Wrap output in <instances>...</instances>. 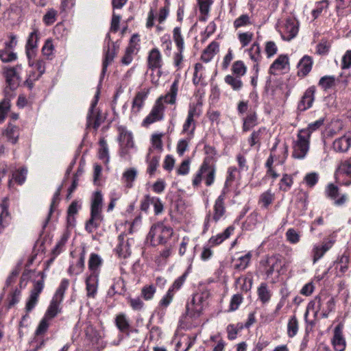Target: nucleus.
Segmentation results:
<instances>
[{
	"instance_id": "obj_43",
	"label": "nucleus",
	"mask_w": 351,
	"mask_h": 351,
	"mask_svg": "<svg viewBox=\"0 0 351 351\" xmlns=\"http://www.w3.org/2000/svg\"><path fill=\"white\" fill-rule=\"evenodd\" d=\"M318 85L324 90L331 89L335 86V77L333 75H325L320 78Z\"/></svg>"
},
{
	"instance_id": "obj_24",
	"label": "nucleus",
	"mask_w": 351,
	"mask_h": 351,
	"mask_svg": "<svg viewBox=\"0 0 351 351\" xmlns=\"http://www.w3.org/2000/svg\"><path fill=\"white\" fill-rule=\"evenodd\" d=\"M138 171L136 168L131 167L125 170L123 173L121 180L126 188L130 189L137 178Z\"/></svg>"
},
{
	"instance_id": "obj_4",
	"label": "nucleus",
	"mask_w": 351,
	"mask_h": 351,
	"mask_svg": "<svg viewBox=\"0 0 351 351\" xmlns=\"http://www.w3.org/2000/svg\"><path fill=\"white\" fill-rule=\"evenodd\" d=\"M282 267V259L280 254L265 256L260 261V269L266 276V279H269L275 272L280 275Z\"/></svg>"
},
{
	"instance_id": "obj_52",
	"label": "nucleus",
	"mask_w": 351,
	"mask_h": 351,
	"mask_svg": "<svg viewBox=\"0 0 351 351\" xmlns=\"http://www.w3.org/2000/svg\"><path fill=\"white\" fill-rule=\"evenodd\" d=\"M195 130V122L194 119L186 117V119L182 126V133H189L190 136H193Z\"/></svg>"
},
{
	"instance_id": "obj_39",
	"label": "nucleus",
	"mask_w": 351,
	"mask_h": 351,
	"mask_svg": "<svg viewBox=\"0 0 351 351\" xmlns=\"http://www.w3.org/2000/svg\"><path fill=\"white\" fill-rule=\"evenodd\" d=\"M239 172L236 167H230L227 171V176L225 181L224 186L221 191H225L227 193L228 189L231 186L232 183L235 180L237 174Z\"/></svg>"
},
{
	"instance_id": "obj_21",
	"label": "nucleus",
	"mask_w": 351,
	"mask_h": 351,
	"mask_svg": "<svg viewBox=\"0 0 351 351\" xmlns=\"http://www.w3.org/2000/svg\"><path fill=\"white\" fill-rule=\"evenodd\" d=\"M98 277L97 275L90 274L86 279V289L88 298L95 297L98 287Z\"/></svg>"
},
{
	"instance_id": "obj_20",
	"label": "nucleus",
	"mask_w": 351,
	"mask_h": 351,
	"mask_svg": "<svg viewBox=\"0 0 351 351\" xmlns=\"http://www.w3.org/2000/svg\"><path fill=\"white\" fill-rule=\"evenodd\" d=\"M313 60L311 56H304L298 64V75L305 77L312 69Z\"/></svg>"
},
{
	"instance_id": "obj_13",
	"label": "nucleus",
	"mask_w": 351,
	"mask_h": 351,
	"mask_svg": "<svg viewBox=\"0 0 351 351\" xmlns=\"http://www.w3.org/2000/svg\"><path fill=\"white\" fill-rule=\"evenodd\" d=\"M315 91L316 88L314 86H310L306 90L298 105V109L300 111H305L312 107L315 100Z\"/></svg>"
},
{
	"instance_id": "obj_30",
	"label": "nucleus",
	"mask_w": 351,
	"mask_h": 351,
	"mask_svg": "<svg viewBox=\"0 0 351 351\" xmlns=\"http://www.w3.org/2000/svg\"><path fill=\"white\" fill-rule=\"evenodd\" d=\"M288 63V56L287 55H280L270 66L269 73L271 74H275L276 71H280L285 69V66Z\"/></svg>"
},
{
	"instance_id": "obj_7",
	"label": "nucleus",
	"mask_w": 351,
	"mask_h": 351,
	"mask_svg": "<svg viewBox=\"0 0 351 351\" xmlns=\"http://www.w3.org/2000/svg\"><path fill=\"white\" fill-rule=\"evenodd\" d=\"M105 43L106 45L104 48V60L102 65L103 75L105 74L108 64L113 61L119 48V45L117 42L113 43L111 41L110 34H107Z\"/></svg>"
},
{
	"instance_id": "obj_27",
	"label": "nucleus",
	"mask_w": 351,
	"mask_h": 351,
	"mask_svg": "<svg viewBox=\"0 0 351 351\" xmlns=\"http://www.w3.org/2000/svg\"><path fill=\"white\" fill-rule=\"evenodd\" d=\"M125 235L120 234L118 237L119 243L117 246V252L120 256L126 258L130 255L131 251L128 240H125Z\"/></svg>"
},
{
	"instance_id": "obj_50",
	"label": "nucleus",
	"mask_w": 351,
	"mask_h": 351,
	"mask_svg": "<svg viewBox=\"0 0 351 351\" xmlns=\"http://www.w3.org/2000/svg\"><path fill=\"white\" fill-rule=\"evenodd\" d=\"M258 295L263 303H266L270 300L271 294L265 283H262L258 287Z\"/></svg>"
},
{
	"instance_id": "obj_11",
	"label": "nucleus",
	"mask_w": 351,
	"mask_h": 351,
	"mask_svg": "<svg viewBox=\"0 0 351 351\" xmlns=\"http://www.w3.org/2000/svg\"><path fill=\"white\" fill-rule=\"evenodd\" d=\"M44 288V280L36 281L31 290L29 297L26 302L25 310L27 313L31 312L38 303L40 293Z\"/></svg>"
},
{
	"instance_id": "obj_60",
	"label": "nucleus",
	"mask_w": 351,
	"mask_h": 351,
	"mask_svg": "<svg viewBox=\"0 0 351 351\" xmlns=\"http://www.w3.org/2000/svg\"><path fill=\"white\" fill-rule=\"evenodd\" d=\"M249 55L250 58L256 62L260 61L261 58V48L258 43H254L249 50Z\"/></svg>"
},
{
	"instance_id": "obj_28",
	"label": "nucleus",
	"mask_w": 351,
	"mask_h": 351,
	"mask_svg": "<svg viewBox=\"0 0 351 351\" xmlns=\"http://www.w3.org/2000/svg\"><path fill=\"white\" fill-rule=\"evenodd\" d=\"M102 263L101 257L95 253H92L88 260V269L90 271V275H97L99 274V267Z\"/></svg>"
},
{
	"instance_id": "obj_41",
	"label": "nucleus",
	"mask_w": 351,
	"mask_h": 351,
	"mask_svg": "<svg viewBox=\"0 0 351 351\" xmlns=\"http://www.w3.org/2000/svg\"><path fill=\"white\" fill-rule=\"evenodd\" d=\"M61 189H62V186H59L57 189V191L55 192V193L53 194V198H52V200H51V205H50V208H49V214L44 222V224H43V228H45L50 219V217H51V213H53V209L56 206H57V205L58 204V202H59V200H60V192H61Z\"/></svg>"
},
{
	"instance_id": "obj_53",
	"label": "nucleus",
	"mask_w": 351,
	"mask_h": 351,
	"mask_svg": "<svg viewBox=\"0 0 351 351\" xmlns=\"http://www.w3.org/2000/svg\"><path fill=\"white\" fill-rule=\"evenodd\" d=\"M51 320L46 318L45 317H43V319L40 320L36 331H35V335L38 337L40 335H44L47 330H48V328L50 325V322Z\"/></svg>"
},
{
	"instance_id": "obj_5",
	"label": "nucleus",
	"mask_w": 351,
	"mask_h": 351,
	"mask_svg": "<svg viewBox=\"0 0 351 351\" xmlns=\"http://www.w3.org/2000/svg\"><path fill=\"white\" fill-rule=\"evenodd\" d=\"M206 304V300L203 293L194 294L191 301L186 306V315L191 318L199 317Z\"/></svg>"
},
{
	"instance_id": "obj_12",
	"label": "nucleus",
	"mask_w": 351,
	"mask_h": 351,
	"mask_svg": "<svg viewBox=\"0 0 351 351\" xmlns=\"http://www.w3.org/2000/svg\"><path fill=\"white\" fill-rule=\"evenodd\" d=\"M324 300L322 299L321 297H317L315 299V300L313 302H311L308 304L307 307V311L312 306H317V311H322V316L324 317H327L329 313L332 311L335 308V302L333 298H329L327 301L326 302V307L325 308L324 306Z\"/></svg>"
},
{
	"instance_id": "obj_61",
	"label": "nucleus",
	"mask_w": 351,
	"mask_h": 351,
	"mask_svg": "<svg viewBox=\"0 0 351 351\" xmlns=\"http://www.w3.org/2000/svg\"><path fill=\"white\" fill-rule=\"evenodd\" d=\"M156 293V288L154 285L144 286L141 289V296L145 300H152Z\"/></svg>"
},
{
	"instance_id": "obj_42",
	"label": "nucleus",
	"mask_w": 351,
	"mask_h": 351,
	"mask_svg": "<svg viewBox=\"0 0 351 351\" xmlns=\"http://www.w3.org/2000/svg\"><path fill=\"white\" fill-rule=\"evenodd\" d=\"M274 193H272L271 190H268L263 193L259 198V204H261V207L263 208H267L274 202Z\"/></svg>"
},
{
	"instance_id": "obj_10",
	"label": "nucleus",
	"mask_w": 351,
	"mask_h": 351,
	"mask_svg": "<svg viewBox=\"0 0 351 351\" xmlns=\"http://www.w3.org/2000/svg\"><path fill=\"white\" fill-rule=\"evenodd\" d=\"M164 109L161 98H159L154 104L149 114L143 120V125L148 126L152 123L162 120L164 117Z\"/></svg>"
},
{
	"instance_id": "obj_40",
	"label": "nucleus",
	"mask_w": 351,
	"mask_h": 351,
	"mask_svg": "<svg viewBox=\"0 0 351 351\" xmlns=\"http://www.w3.org/2000/svg\"><path fill=\"white\" fill-rule=\"evenodd\" d=\"M5 136L12 144L16 143L19 136L18 128L12 124H9L5 131Z\"/></svg>"
},
{
	"instance_id": "obj_35",
	"label": "nucleus",
	"mask_w": 351,
	"mask_h": 351,
	"mask_svg": "<svg viewBox=\"0 0 351 351\" xmlns=\"http://www.w3.org/2000/svg\"><path fill=\"white\" fill-rule=\"evenodd\" d=\"M119 140L121 143V145H125V147L127 148H132L134 147V141L132 134L123 128L120 130Z\"/></svg>"
},
{
	"instance_id": "obj_2",
	"label": "nucleus",
	"mask_w": 351,
	"mask_h": 351,
	"mask_svg": "<svg viewBox=\"0 0 351 351\" xmlns=\"http://www.w3.org/2000/svg\"><path fill=\"white\" fill-rule=\"evenodd\" d=\"M215 165L210 163L208 158H205L199 169L194 175L192 180V184L194 187H199L204 179L205 184L207 186H210L215 182Z\"/></svg>"
},
{
	"instance_id": "obj_58",
	"label": "nucleus",
	"mask_w": 351,
	"mask_h": 351,
	"mask_svg": "<svg viewBox=\"0 0 351 351\" xmlns=\"http://www.w3.org/2000/svg\"><path fill=\"white\" fill-rule=\"evenodd\" d=\"M38 31L37 29H34V31L32 32L28 36L25 47H29V49H36L38 47Z\"/></svg>"
},
{
	"instance_id": "obj_32",
	"label": "nucleus",
	"mask_w": 351,
	"mask_h": 351,
	"mask_svg": "<svg viewBox=\"0 0 351 351\" xmlns=\"http://www.w3.org/2000/svg\"><path fill=\"white\" fill-rule=\"evenodd\" d=\"M349 256L343 254L335 263V269H337V275L342 276L348 269Z\"/></svg>"
},
{
	"instance_id": "obj_15",
	"label": "nucleus",
	"mask_w": 351,
	"mask_h": 351,
	"mask_svg": "<svg viewBox=\"0 0 351 351\" xmlns=\"http://www.w3.org/2000/svg\"><path fill=\"white\" fill-rule=\"evenodd\" d=\"M149 89H143L136 93L132 104V112L136 114L144 106L145 101L149 95Z\"/></svg>"
},
{
	"instance_id": "obj_44",
	"label": "nucleus",
	"mask_w": 351,
	"mask_h": 351,
	"mask_svg": "<svg viewBox=\"0 0 351 351\" xmlns=\"http://www.w3.org/2000/svg\"><path fill=\"white\" fill-rule=\"evenodd\" d=\"M299 329V324L298 319L295 315H293L289 319L287 324V335L289 337L292 338L296 335Z\"/></svg>"
},
{
	"instance_id": "obj_48",
	"label": "nucleus",
	"mask_w": 351,
	"mask_h": 351,
	"mask_svg": "<svg viewBox=\"0 0 351 351\" xmlns=\"http://www.w3.org/2000/svg\"><path fill=\"white\" fill-rule=\"evenodd\" d=\"M252 258L251 252L240 256L234 265V268L238 270H244L247 268Z\"/></svg>"
},
{
	"instance_id": "obj_31",
	"label": "nucleus",
	"mask_w": 351,
	"mask_h": 351,
	"mask_svg": "<svg viewBox=\"0 0 351 351\" xmlns=\"http://www.w3.org/2000/svg\"><path fill=\"white\" fill-rule=\"evenodd\" d=\"M224 82L228 86L231 87V88L236 92L240 91L243 86V83L239 76H235L233 75H227L224 78Z\"/></svg>"
},
{
	"instance_id": "obj_14",
	"label": "nucleus",
	"mask_w": 351,
	"mask_h": 351,
	"mask_svg": "<svg viewBox=\"0 0 351 351\" xmlns=\"http://www.w3.org/2000/svg\"><path fill=\"white\" fill-rule=\"evenodd\" d=\"M225 191H221L220 195L217 198L213 206V215L212 217V219L215 222H217L226 213V207H225V199H226Z\"/></svg>"
},
{
	"instance_id": "obj_63",
	"label": "nucleus",
	"mask_w": 351,
	"mask_h": 351,
	"mask_svg": "<svg viewBox=\"0 0 351 351\" xmlns=\"http://www.w3.org/2000/svg\"><path fill=\"white\" fill-rule=\"evenodd\" d=\"M57 11L51 8L47 10L43 16V22L47 25L53 24L56 21Z\"/></svg>"
},
{
	"instance_id": "obj_19",
	"label": "nucleus",
	"mask_w": 351,
	"mask_h": 351,
	"mask_svg": "<svg viewBox=\"0 0 351 351\" xmlns=\"http://www.w3.org/2000/svg\"><path fill=\"white\" fill-rule=\"evenodd\" d=\"M147 63L149 68L152 70L161 68L162 65V56L157 48L150 51L147 58Z\"/></svg>"
},
{
	"instance_id": "obj_38",
	"label": "nucleus",
	"mask_w": 351,
	"mask_h": 351,
	"mask_svg": "<svg viewBox=\"0 0 351 351\" xmlns=\"http://www.w3.org/2000/svg\"><path fill=\"white\" fill-rule=\"evenodd\" d=\"M265 128H260L258 130L254 131L248 138V143L250 147L257 145L259 147L261 146V139L262 138V136L265 134Z\"/></svg>"
},
{
	"instance_id": "obj_8",
	"label": "nucleus",
	"mask_w": 351,
	"mask_h": 351,
	"mask_svg": "<svg viewBox=\"0 0 351 351\" xmlns=\"http://www.w3.org/2000/svg\"><path fill=\"white\" fill-rule=\"evenodd\" d=\"M23 70L21 64L5 69V77L8 86L11 90H16L21 82V73Z\"/></svg>"
},
{
	"instance_id": "obj_1",
	"label": "nucleus",
	"mask_w": 351,
	"mask_h": 351,
	"mask_svg": "<svg viewBox=\"0 0 351 351\" xmlns=\"http://www.w3.org/2000/svg\"><path fill=\"white\" fill-rule=\"evenodd\" d=\"M103 196L100 191H96L93 195L90 206V218L86 221L85 229L88 233H92L101 224L104 219L102 215Z\"/></svg>"
},
{
	"instance_id": "obj_29",
	"label": "nucleus",
	"mask_w": 351,
	"mask_h": 351,
	"mask_svg": "<svg viewBox=\"0 0 351 351\" xmlns=\"http://www.w3.org/2000/svg\"><path fill=\"white\" fill-rule=\"evenodd\" d=\"M179 79L176 78L173 82L169 90L165 95V101L169 104H174L176 101V96L178 92Z\"/></svg>"
},
{
	"instance_id": "obj_54",
	"label": "nucleus",
	"mask_w": 351,
	"mask_h": 351,
	"mask_svg": "<svg viewBox=\"0 0 351 351\" xmlns=\"http://www.w3.org/2000/svg\"><path fill=\"white\" fill-rule=\"evenodd\" d=\"M27 169L22 167L16 170L12 174V179L18 184H22L26 180Z\"/></svg>"
},
{
	"instance_id": "obj_47",
	"label": "nucleus",
	"mask_w": 351,
	"mask_h": 351,
	"mask_svg": "<svg viewBox=\"0 0 351 351\" xmlns=\"http://www.w3.org/2000/svg\"><path fill=\"white\" fill-rule=\"evenodd\" d=\"M21 291L16 288L7 298L8 300V308H11L18 304L21 300Z\"/></svg>"
},
{
	"instance_id": "obj_55",
	"label": "nucleus",
	"mask_w": 351,
	"mask_h": 351,
	"mask_svg": "<svg viewBox=\"0 0 351 351\" xmlns=\"http://www.w3.org/2000/svg\"><path fill=\"white\" fill-rule=\"evenodd\" d=\"M339 174H345L351 178V160H346L341 161L337 170Z\"/></svg>"
},
{
	"instance_id": "obj_25",
	"label": "nucleus",
	"mask_w": 351,
	"mask_h": 351,
	"mask_svg": "<svg viewBox=\"0 0 351 351\" xmlns=\"http://www.w3.org/2000/svg\"><path fill=\"white\" fill-rule=\"evenodd\" d=\"M219 51V44L215 41H213L204 50L201 60L207 63L209 62Z\"/></svg>"
},
{
	"instance_id": "obj_45",
	"label": "nucleus",
	"mask_w": 351,
	"mask_h": 351,
	"mask_svg": "<svg viewBox=\"0 0 351 351\" xmlns=\"http://www.w3.org/2000/svg\"><path fill=\"white\" fill-rule=\"evenodd\" d=\"M173 39L178 51H184V38L181 33V28L176 27L173 30Z\"/></svg>"
},
{
	"instance_id": "obj_23",
	"label": "nucleus",
	"mask_w": 351,
	"mask_h": 351,
	"mask_svg": "<svg viewBox=\"0 0 351 351\" xmlns=\"http://www.w3.org/2000/svg\"><path fill=\"white\" fill-rule=\"evenodd\" d=\"M234 230V228L233 226H228L223 232L211 237L208 240V244L211 246H216L221 244L232 234Z\"/></svg>"
},
{
	"instance_id": "obj_18",
	"label": "nucleus",
	"mask_w": 351,
	"mask_h": 351,
	"mask_svg": "<svg viewBox=\"0 0 351 351\" xmlns=\"http://www.w3.org/2000/svg\"><path fill=\"white\" fill-rule=\"evenodd\" d=\"M332 344L336 351H344L346 349V341L339 326H336L334 330Z\"/></svg>"
},
{
	"instance_id": "obj_22",
	"label": "nucleus",
	"mask_w": 351,
	"mask_h": 351,
	"mask_svg": "<svg viewBox=\"0 0 351 351\" xmlns=\"http://www.w3.org/2000/svg\"><path fill=\"white\" fill-rule=\"evenodd\" d=\"M61 302L62 301L52 298L44 315V317L50 320H52L54 317H56L62 311V308L60 306Z\"/></svg>"
},
{
	"instance_id": "obj_62",
	"label": "nucleus",
	"mask_w": 351,
	"mask_h": 351,
	"mask_svg": "<svg viewBox=\"0 0 351 351\" xmlns=\"http://www.w3.org/2000/svg\"><path fill=\"white\" fill-rule=\"evenodd\" d=\"M251 24L250 16L247 14H242L234 21V27L238 29Z\"/></svg>"
},
{
	"instance_id": "obj_49",
	"label": "nucleus",
	"mask_w": 351,
	"mask_h": 351,
	"mask_svg": "<svg viewBox=\"0 0 351 351\" xmlns=\"http://www.w3.org/2000/svg\"><path fill=\"white\" fill-rule=\"evenodd\" d=\"M69 285V281L67 279H62L60 285L56 290L53 298L57 299L59 301H62L65 291Z\"/></svg>"
},
{
	"instance_id": "obj_36",
	"label": "nucleus",
	"mask_w": 351,
	"mask_h": 351,
	"mask_svg": "<svg viewBox=\"0 0 351 351\" xmlns=\"http://www.w3.org/2000/svg\"><path fill=\"white\" fill-rule=\"evenodd\" d=\"M257 124V114L255 112H249L245 118L243 119V131H249Z\"/></svg>"
},
{
	"instance_id": "obj_57",
	"label": "nucleus",
	"mask_w": 351,
	"mask_h": 351,
	"mask_svg": "<svg viewBox=\"0 0 351 351\" xmlns=\"http://www.w3.org/2000/svg\"><path fill=\"white\" fill-rule=\"evenodd\" d=\"M100 149L99 151V158L103 160L104 162H108L109 160L108 149L106 141L104 139L99 141Z\"/></svg>"
},
{
	"instance_id": "obj_37",
	"label": "nucleus",
	"mask_w": 351,
	"mask_h": 351,
	"mask_svg": "<svg viewBox=\"0 0 351 351\" xmlns=\"http://www.w3.org/2000/svg\"><path fill=\"white\" fill-rule=\"evenodd\" d=\"M324 118H320L318 120L309 123L306 128L300 130L299 132L310 138L311 134L317 130L322 125H324Z\"/></svg>"
},
{
	"instance_id": "obj_33",
	"label": "nucleus",
	"mask_w": 351,
	"mask_h": 351,
	"mask_svg": "<svg viewBox=\"0 0 351 351\" xmlns=\"http://www.w3.org/2000/svg\"><path fill=\"white\" fill-rule=\"evenodd\" d=\"M204 66L201 63H196L194 68V73L193 77V82L195 85L199 84L205 85L206 83L203 82L205 76L204 75Z\"/></svg>"
},
{
	"instance_id": "obj_26",
	"label": "nucleus",
	"mask_w": 351,
	"mask_h": 351,
	"mask_svg": "<svg viewBox=\"0 0 351 351\" xmlns=\"http://www.w3.org/2000/svg\"><path fill=\"white\" fill-rule=\"evenodd\" d=\"M105 118L101 115L99 110H93V113L88 119V113L86 117V125L87 127L93 126L94 129L97 130L104 121Z\"/></svg>"
},
{
	"instance_id": "obj_6",
	"label": "nucleus",
	"mask_w": 351,
	"mask_h": 351,
	"mask_svg": "<svg viewBox=\"0 0 351 351\" xmlns=\"http://www.w3.org/2000/svg\"><path fill=\"white\" fill-rule=\"evenodd\" d=\"M310 146V138L298 132L297 139L293 142L292 156L297 159H303L306 156Z\"/></svg>"
},
{
	"instance_id": "obj_16",
	"label": "nucleus",
	"mask_w": 351,
	"mask_h": 351,
	"mask_svg": "<svg viewBox=\"0 0 351 351\" xmlns=\"http://www.w3.org/2000/svg\"><path fill=\"white\" fill-rule=\"evenodd\" d=\"M153 149L152 147L148 149V152L146 156L145 161L147 164V173L152 176L154 175L159 166L160 159V155H152Z\"/></svg>"
},
{
	"instance_id": "obj_64",
	"label": "nucleus",
	"mask_w": 351,
	"mask_h": 351,
	"mask_svg": "<svg viewBox=\"0 0 351 351\" xmlns=\"http://www.w3.org/2000/svg\"><path fill=\"white\" fill-rule=\"evenodd\" d=\"M330 47V42L326 40H322L316 47V51L319 55H326L329 52Z\"/></svg>"
},
{
	"instance_id": "obj_3",
	"label": "nucleus",
	"mask_w": 351,
	"mask_h": 351,
	"mask_svg": "<svg viewBox=\"0 0 351 351\" xmlns=\"http://www.w3.org/2000/svg\"><path fill=\"white\" fill-rule=\"evenodd\" d=\"M173 233V230L170 226H167L163 223H158L152 226L147 239L150 241L152 245L165 244L172 237Z\"/></svg>"
},
{
	"instance_id": "obj_56",
	"label": "nucleus",
	"mask_w": 351,
	"mask_h": 351,
	"mask_svg": "<svg viewBox=\"0 0 351 351\" xmlns=\"http://www.w3.org/2000/svg\"><path fill=\"white\" fill-rule=\"evenodd\" d=\"M116 325L117 328L121 331L125 332L130 328L129 322L123 314H121L116 317Z\"/></svg>"
},
{
	"instance_id": "obj_51",
	"label": "nucleus",
	"mask_w": 351,
	"mask_h": 351,
	"mask_svg": "<svg viewBox=\"0 0 351 351\" xmlns=\"http://www.w3.org/2000/svg\"><path fill=\"white\" fill-rule=\"evenodd\" d=\"M293 183V178L291 175L284 174L279 184V188L285 192L288 191Z\"/></svg>"
},
{
	"instance_id": "obj_17",
	"label": "nucleus",
	"mask_w": 351,
	"mask_h": 351,
	"mask_svg": "<svg viewBox=\"0 0 351 351\" xmlns=\"http://www.w3.org/2000/svg\"><path fill=\"white\" fill-rule=\"evenodd\" d=\"M350 147L351 138L347 136H342L333 141L332 148L337 153H345Z\"/></svg>"
},
{
	"instance_id": "obj_59",
	"label": "nucleus",
	"mask_w": 351,
	"mask_h": 351,
	"mask_svg": "<svg viewBox=\"0 0 351 351\" xmlns=\"http://www.w3.org/2000/svg\"><path fill=\"white\" fill-rule=\"evenodd\" d=\"M68 239H69V234L64 233L62 235L60 239L56 243L54 248L53 249L52 252L55 256L58 255L62 251V249H63L64 246L65 245V244L66 243Z\"/></svg>"
},
{
	"instance_id": "obj_9",
	"label": "nucleus",
	"mask_w": 351,
	"mask_h": 351,
	"mask_svg": "<svg viewBox=\"0 0 351 351\" xmlns=\"http://www.w3.org/2000/svg\"><path fill=\"white\" fill-rule=\"evenodd\" d=\"M299 30V22L293 18L287 19L280 27V34L284 40L290 41L294 38Z\"/></svg>"
},
{
	"instance_id": "obj_34",
	"label": "nucleus",
	"mask_w": 351,
	"mask_h": 351,
	"mask_svg": "<svg viewBox=\"0 0 351 351\" xmlns=\"http://www.w3.org/2000/svg\"><path fill=\"white\" fill-rule=\"evenodd\" d=\"M85 265V252L84 250L80 254V258L75 265H71L68 269L70 274L78 275L81 274Z\"/></svg>"
},
{
	"instance_id": "obj_46",
	"label": "nucleus",
	"mask_w": 351,
	"mask_h": 351,
	"mask_svg": "<svg viewBox=\"0 0 351 351\" xmlns=\"http://www.w3.org/2000/svg\"><path fill=\"white\" fill-rule=\"evenodd\" d=\"M231 71L232 75L241 77L246 73L247 67L243 61L237 60L233 63Z\"/></svg>"
}]
</instances>
